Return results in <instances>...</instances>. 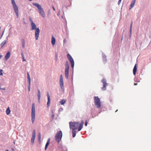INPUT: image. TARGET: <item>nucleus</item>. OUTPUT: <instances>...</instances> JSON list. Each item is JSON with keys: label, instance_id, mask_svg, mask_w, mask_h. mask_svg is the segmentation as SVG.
Returning a JSON list of instances; mask_svg holds the SVG:
<instances>
[{"label": "nucleus", "instance_id": "obj_1", "mask_svg": "<svg viewBox=\"0 0 151 151\" xmlns=\"http://www.w3.org/2000/svg\"><path fill=\"white\" fill-rule=\"evenodd\" d=\"M29 19L31 25L32 27L31 29L32 30L35 29V36L36 40H37L38 39L39 35V33L40 32V30L39 28H36V26L35 24L33 22V21L30 18H29Z\"/></svg>", "mask_w": 151, "mask_h": 151}, {"label": "nucleus", "instance_id": "obj_2", "mask_svg": "<svg viewBox=\"0 0 151 151\" xmlns=\"http://www.w3.org/2000/svg\"><path fill=\"white\" fill-rule=\"evenodd\" d=\"M33 4L37 7L39 10V12L41 16L43 18H45V14L41 6L39 4L36 3H33Z\"/></svg>", "mask_w": 151, "mask_h": 151}, {"label": "nucleus", "instance_id": "obj_3", "mask_svg": "<svg viewBox=\"0 0 151 151\" xmlns=\"http://www.w3.org/2000/svg\"><path fill=\"white\" fill-rule=\"evenodd\" d=\"M69 124L70 129L72 130H75V129H77L79 126V123L78 122H70Z\"/></svg>", "mask_w": 151, "mask_h": 151}, {"label": "nucleus", "instance_id": "obj_4", "mask_svg": "<svg viewBox=\"0 0 151 151\" xmlns=\"http://www.w3.org/2000/svg\"><path fill=\"white\" fill-rule=\"evenodd\" d=\"M35 104H33L32 105V112L31 114V121L32 123L34 122L35 118Z\"/></svg>", "mask_w": 151, "mask_h": 151}, {"label": "nucleus", "instance_id": "obj_5", "mask_svg": "<svg viewBox=\"0 0 151 151\" xmlns=\"http://www.w3.org/2000/svg\"><path fill=\"white\" fill-rule=\"evenodd\" d=\"M12 4L13 8L16 15L18 17H19L18 9V7L15 2L14 0H12Z\"/></svg>", "mask_w": 151, "mask_h": 151}, {"label": "nucleus", "instance_id": "obj_6", "mask_svg": "<svg viewBox=\"0 0 151 151\" xmlns=\"http://www.w3.org/2000/svg\"><path fill=\"white\" fill-rule=\"evenodd\" d=\"M94 103L95 106L97 108L101 107V104L100 99L98 96L94 97Z\"/></svg>", "mask_w": 151, "mask_h": 151}, {"label": "nucleus", "instance_id": "obj_7", "mask_svg": "<svg viewBox=\"0 0 151 151\" xmlns=\"http://www.w3.org/2000/svg\"><path fill=\"white\" fill-rule=\"evenodd\" d=\"M62 137V133L61 131L58 132L55 136V138L56 141L58 142L60 141Z\"/></svg>", "mask_w": 151, "mask_h": 151}, {"label": "nucleus", "instance_id": "obj_8", "mask_svg": "<svg viewBox=\"0 0 151 151\" xmlns=\"http://www.w3.org/2000/svg\"><path fill=\"white\" fill-rule=\"evenodd\" d=\"M69 65L68 62L67 61L65 65V78L68 79L69 75Z\"/></svg>", "mask_w": 151, "mask_h": 151}, {"label": "nucleus", "instance_id": "obj_9", "mask_svg": "<svg viewBox=\"0 0 151 151\" xmlns=\"http://www.w3.org/2000/svg\"><path fill=\"white\" fill-rule=\"evenodd\" d=\"M67 57L69 59V60L71 63V67L73 68L74 65V62L73 59L69 54L67 55Z\"/></svg>", "mask_w": 151, "mask_h": 151}, {"label": "nucleus", "instance_id": "obj_10", "mask_svg": "<svg viewBox=\"0 0 151 151\" xmlns=\"http://www.w3.org/2000/svg\"><path fill=\"white\" fill-rule=\"evenodd\" d=\"M102 82L103 84V86L101 88L102 90L104 91L106 89V87L107 86V83L106 82V80L103 78L102 80Z\"/></svg>", "mask_w": 151, "mask_h": 151}, {"label": "nucleus", "instance_id": "obj_11", "mask_svg": "<svg viewBox=\"0 0 151 151\" xmlns=\"http://www.w3.org/2000/svg\"><path fill=\"white\" fill-rule=\"evenodd\" d=\"M60 86L62 89L63 88V82L62 75H60Z\"/></svg>", "mask_w": 151, "mask_h": 151}, {"label": "nucleus", "instance_id": "obj_12", "mask_svg": "<svg viewBox=\"0 0 151 151\" xmlns=\"http://www.w3.org/2000/svg\"><path fill=\"white\" fill-rule=\"evenodd\" d=\"M47 107H49L50 102V97L49 95V93H47Z\"/></svg>", "mask_w": 151, "mask_h": 151}, {"label": "nucleus", "instance_id": "obj_13", "mask_svg": "<svg viewBox=\"0 0 151 151\" xmlns=\"http://www.w3.org/2000/svg\"><path fill=\"white\" fill-rule=\"evenodd\" d=\"M10 55L11 54L10 52L9 51H8L4 57L5 59L6 60H7L10 58Z\"/></svg>", "mask_w": 151, "mask_h": 151}, {"label": "nucleus", "instance_id": "obj_14", "mask_svg": "<svg viewBox=\"0 0 151 151\" xmlns=\"http://www.w3.org/2000/svg\"><path fill=\"white\" fill-rule=\"evenodd\" d=\"M136 0H133L131 2L129 9H131L134 6Z\"/></svg>", "mask_w": 151, "mask_h": 151}, {"label": "nucleus", "instance_id": "obj_15", "mask_svg": "<svg viewBox=\"0 0 151 151\" xmlns=\"http://www.w3.org/2000/svg\"><path fill=\"white\" fill-rule=\"evenodd\" d=\"M137 70V64H136L134 68L133 69V73L134 75H135L136 74Z\"/></svg>", "mask_w": 151, "mask_h": 151}, {"label": "nucleus", "instance_id": "obj_16", "mask_svg": "<svg viewBox=\"0 0 151 151\" xmlns=\"http://www.w3.org/2000/svg\"><path fill=\"white\" fill-rule=\"evenodd\" d=\"M55 39L53 36H52L51 42L52 45H54L55 43Z\"/></svg>", "mask_w": 151, "mask_h": 151}, {"label": "nucleus", "instance_id": "obj_17", "mask_svg": "<svg viewBox=\"0 0 151 151\" xmlns=\"http://www.w3.org/2000/svg\"><path fill=\"white\" fill-rule=\"evenodd\" d=\"M27 78H28V80L29 86L30 85L31 78L30 77L29 74L28 73H27Z\"/></svg>", "mask_w": 151, "mask_h": 151}, {"label": "nucleus", "instance_id": "obj_18", "mask_svg": "<svg viewBox=\"0 0 151 151\" xmlns=\"http://www.w3.org/2000/svg\"><path fill=\"white\" fill-rule=\"evenodd\" d=\"M50 138H49L47 141V143L46 144L45 146V150H47V147L49 145V144L50 142Z\"/></svg>", "mask_w": 151, "mask_h": 151}, {"label": "nucleus", "instance_id": "obj_19", "mask_svg": "<svg viewBox=\"0 0 151 151\" xmlns=\"http://www.w3.org/2000/svg\"><path fill=\"white\" fill-rule=\"evenodd\" d=\"M40 95H41V94H40V90L38 89V90L37 96H38V99L39 100H40V98H41Z\"/></svg>", "mask_w": 151, "mask_h": 151}, {"label": "nucleus", "instance_id": "obj_20", "mask_svg": "<svg viewBox=\"0 0 151 151\" xmlns=\"http://www.w3.org/2000/svg\"><path fill=\"white\" fill-rule=\"evenodd\" d=\"M7 41V40H4V41H3L2 42V43L1 45V47H2L4 46V45L6 44V43Z\"/></svg>", "mask_w": 151, "mask_h": 151}, {"label": "nucleus", "instance_id": "obj_21", "mask_svg": "<svg viewBox=\"0 0 151 151\" xmlns=\"http://www.w3.org/2000/svg\"><path fill=\"white\" fill-rule=\"evenodd\" d=\"M79 125V126L78 128V131H80L81 129L83 127V125H82V123L80 124V125Z\"/></svg>", "mask_w": 151, "mask_h": 151}, {"label": "nucleus", "instance_id": "obj_22", "mask_svg": "<svg viewBox=\"0 0 151 151\" xmlns=\"http://www.w3.org/2000/svg\"><path fill=\"white\" fill-rule=\"evenodd\" d=\"M10 110L9 107H8L6 111V114L7 115H9L10 114Z\"/></svg>", "mask_w": 151, "mask_h": 151}, {"label": "nucleus", "instance_id": "obj_23", "mask_svg": "<svg viewBox=\"0 0 151 151\" xmlns=\"http://www.w3.org/2000/svg\"><path fill=\"white\" fill-rule=\"evenodd\" d=\"M66 102V101L64 99H63L61 101L60 103V104L61 105L63 104Z\"/></svg>", "mask_w": 151, "mask_h": 151}, {"label": "nucleus", "instance_id": "obj_24", "mask_svg": "<svg viewBox=\"0 0 151 151\" xmlns=\"http://www.w3.org/2000/svg\"><path fill=\"white\" fill-rule=\"evenodd\" d=\"M73 137H74L76 135V132L75 130H72Z\"/></svg>", "mask_w": 151, "mask_h": 151}, {"label": "nucleus", "instance_id": "obj_25", "mask_svg": "<svg viewBox=\"0 0 151 151\" xmlns=\"http://www.w3.org/2000/svg\"><path fill=\"white\" fill-rule=\"evenodd\" d=\"M35 134H36L35 131V130H34L33 131L32 137H35Z\"/></svg>", "mask_w": 151, "mask_h": 151}, {"label": "nucleus", "instance_id": "obj_26", "mask_svg": "<svg viewBox=\"0 0 151 151\" xmlns=\"http://www.w3.org/2000/svg\"><path fill=\"white\" fill-rule=\"evenodd\" d=\"M35 137H32L31 139V142L32 143H34V140L35 139Z\"/></svg>", "mask_w": 151, "mask_h": 151}, {"label": "nucleus", "instance_id": "obj_27", "mask_svg": "<svg viewBox=\"0 0 151 151\" xmlns=\"http://www.w3.org/2000/svg\"><path fill=\"white\" fill-rule=\"evenodd\" d=\"M22 46L23 48H24L25 47V41L24 39L22 40Z\"/></svg>", "mask_w": 151, "mask_h": 151}, {"label": "nucleus", "instance_id": "obj_28", "mask_svg": "<svg viewBox=\"0 0 151 151\" xmlns=\"http://www.w3.org/2000/svg\"><path fill=\"white\" fill-rule=\"evenodd\" d=\"M132 22L130 27V34H131L132 32Z\"/></svg>", "mask_w": 151, "mask_h": 151}, {"label": "nucleus", "instance_id": "obj_29", "mask_svg": "<svg viewBox=\"0 0 151 151\" xmlns=\"http://www.w3.org/2000/svg\"><path fill=\"white\" fill-rule=\"evenodd\" d=\"M41 135L40 133H39L38 135V138L39 140L40 141L41 140Z\"/></svg>", "mask_w": 151, "mask_h": 151}, {"label": "nucleus", "instance_id": "obj_30", "mask_svg": "<svg viewBox=\"0 0 151 151\" xmlns=\"http://www.w3.org/2000/svg\"><path fill=\"white\" fill-rule=\"evenodd\" d=\"M51 112H52V118H53L54 117V113L53 110H52L51 111Z\"/></svg>", "mask_w": 151, "mask_h": 151}, {"label": "nucleus", "instance_id": "obj_31", "mask_svg": "<svg viewBox=\"0 0 151 151\" xmlns=\"http://www.w3.org/2000/svg\"><path fill=\"white\" fill-rule=\"evenodd\" d=\"M3 70H0V76L3 75L2 72Z\"/></svg>", "mask_w": 151, "mask_h": 151}, {"label": "nucleus", "instance_id": "obj_32", "mask_svg": "<svg viewBox=\"0 0 151 151\" xmlns=\"http://www.w3.org/2000/svg\"><path fill=\"white\" fill-rule=\"evenodd\" d=\"M22 57H23V61H25V59L24 58L23 54H22Z\"/></svg>", "mask_w": 151, "mask_h": 151}, {"label": "nucleus", "instance_id": "obj_33", "mask_svg": "<svg viewBox=\"0 0 151 151\" xmlns=\"http://www.w3.org/2000/svg\"><path fill=\"white\" fill-rule=\"evenodd\" d=\"M87 124H88L87 121V120H86L85 121V125L86 126H87Z\"/></svg>", "mask_w": 151, "mask_h": 151}, {"label": "nucleus", "instance_id": "obj_34", "mask_svg": "<svg viewBox=\"0 0 151 151\" xmlns=\"http://www.w3.org/2000/svg\"><path fill=\"white\" fill-rule=\"evenodd\" d=\"M121 1H122V0H119V1L118 2V4H120V3H121Z\"/></svg>", "mask_w": 151, "mask_h": 151}, {"label": "nucleus", "instance_id": "obj_35", "mask_svg": "<svg viewBox=\"0 0 151 151\" xmlns=\"http://www.w3.org/2000/svg\"><path fill=\"white\" fill-rule=\"evenodd\" d=\"M52 8L53 9V10H54V11H55V8L53 6H52Z\"/></svg>", "mask_w": 151, "mask_h": 151}, {"label": "nucleus", "instance_id": "obj_36", "mask_svg": "<svg viewBox=\"0 0 151 151\" xmlns=\"http://www.w3.org/2000/svg\"><path fill=\"white\" fill-rule=\"evenodd\" d=\"M82 125H83V120L81 121V122L80 124H82Z\"/></svg>", "mask_w": 151, "mask_h": 151}, {"label": "nucleus", "instance_id": "obj_37", "mask_svg": "<svg viewBox=\"0 0 151 151\" xmlns=\"http://www.w3.org/2000/svg\"><path fill=\"white\" fill-rule=\"evenodd\" d=\"M30 86H29V91H30Z\"/></svg>", "mask_w": 151, "mask_h": 151}, {"label": "nucleus", "instance_id": "obj_38", "mask_svg": "<svg viewBox=\"0 0 151 151\" xmlns=\"http://www.w3.org/2000/svg\"><path fill=\"white\" fill-rule=\"evenodd\" d=\"M65 40H66L65 39L64 40V43H65V42H66Z\"/></svg>", "mask_w": 151, "mask_h": 151}, {"label": "nucleus", "instance_id": "obj_39", "mask_svg": "<svg viewBox=\"0 0 151 151\" xmlns=\"http://www.w3.org/2000/svg\"><path fill=\"white\" fill-rule=\"evenodd\" d=\"M134 85H135V86L137 85V83H134Z\"/></svg>", "mask_w": 151, "mask_h": 151}, {"label": "nucleus", "instance_id": "obj_40", "mask_svg": "<svg viewBox=\"0 0 151 151\" xmlns=\"http://www.w3.org/2000/svg\"><path fill=\"white\" fill-rule=\"evenodd\" d=\"M2 89L3 90H5V88H4Z\"/></svg>", "mask_w": 151, "mask_h": 151}, {"label": "nucleus", "instance_id": "obj_41", "mask_svg": "<svg viewBox=\"0 0 151 151\" xmlns=\"http://www.w3.org/2000/svg\"><path fill=\"white\" fill-rule=\"evenodd\" d=\"M2 56V55L0 54V59L1 58Z\"/></svg>", "mask_w": 151, "mask_h": 151}, {"label": "nucleus", "instance_id": "obj_42", "mask_svg": "<svg viewBox=\"0 0 151 151\" xmlns=\"http://www.w3.org/2000/svg\"><path fill=\"white\" fill-rule=\"evenodd\" d=\"M6 151H9V150H6Z\"/></svg>", "mask_w": 151, "mask_h": 151}, {"label": "nucleus", "instance_id": "obj_43", "mask_svg": "<svg viewBox=\"0 0 151 151\" xmlns=\"http://www.w3.org/2000/svg\"><path fill=\"white\" fill-rule=\"evenodd\" d=\"M56 57H57V55H56Z\"/></svg>", "mask_w": 151, "mask_h": 151}, {"label": "nucleus", "instance_id": "obj_44", "mask_svg": "<svg viewBox=\"0 0 151 151\" xmlns=\"http://www.w3.org/2000/svg\"><path fill=\"white\" fill-rule=\"evenodd\" d=\"M117 111H118V110H116L115 112H116Z\"/></svg>", "mask_w": 151, "mask_h": 151}, {"label": "nucleus", "instance_id": "obj_45", "mask_svg": "<svg viewBox=\"0 0 151 151\" xmlns=\"http://www.w3.org/2000/svg\"><path fill=\"white\" fill-rule=\"evenodd\" d=\"M29 1H32V0H29Z\"/></svg>", "mask_w": 151, "mask_h": 151}]
</instances>
